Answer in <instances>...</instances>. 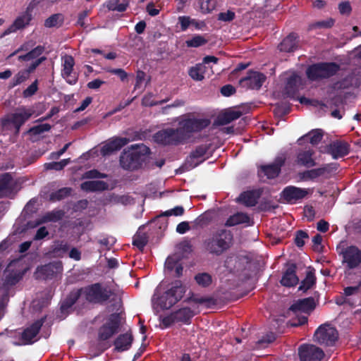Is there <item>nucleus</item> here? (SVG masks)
Segmentation results:
<instances>
[{"instance_id": "1", "label": "nucleus", "mask_w": 361, "mask_h": 361, "mask_svg": "<svg viewBox=\"0 0 361 361\" xmlns=\"http://www.w3.org/2000/svg\"><path fill=\"white\" fill-rule=\"evenodd\" d=\"M211 123L209 118H197L191 114L180 117L178 127L166 128L158 130L153 140L163 147H176L189 142L194 135L207 128Z\"/></svg>"}, {"instance_id": "2", "label": "nucleus", "mask_w": 361, "mask_h": 361, "mask_svg": "<svg viewBox=\"0 0 361 361\" xmlns=\"http://www.w3.org/2000/svg\"><path fill=\"white\" fill-rule=\"evenodd\" d=\"M233 240L231 231L219 229L204 240V245L209 254L220 256L231 247Z\"/></svg>"}, {"instance_id": "3", "label": "nucleus", "mask_w": 361, "mask_h": 361, "mask_svg": "<svg viewBox=\"0 0 361 361\" xmlns=\"http://www.w3.org/2000/svg\"><path fill=\"white\" fill-rule=\"evenodd\" d=\"M79 289L85 300L92 305H104L114 294L113 290L104 286L101 283H94Z\"/></svg>"}, {"instance_id": "4", "label": "nucleus", "mask_w": 361, "mask_h": 361, "mask_svg": "<svg viewBox=\"0 0 361 361\" xmlns=\"http://www.w3.org/2000/svg\"><path fill=\"white\" fill-rule=\"evenodd\" d=\"M340 70V65L336 62H318L310 65L305 73L310 80L319 81L336 75Z\"/></svg>"}, {"instance_id": "5", "label": "nucleus", "mask_w": 361, "mask_h": 361, "mask_svg": "<svg viewBox=\"0 0 361 361\" xmlns=\"http://www.w3.org/2000/svg\"><path fill=\"white\" fill-rule=\"evenodd\" d=\"M314 299L312 297L297 300L289 307V311L295 314L289 324L291 326H302L307 322V316L315 308Z\"/></svg>"}, {"instance_id": "6", "label": "nucleus", "mask_w": 361, "mask_h": 361, "mask_svg": "<svg viewBox=\"0 0 361 361\" xmlns=\"http://www.w3.org/2000/svg\"><path fill=\"white\" fill-rule=\"evenodd\" d=\"M149 150L145 147V153L142 152L137 147L132 146L131 149H125L120 157V164L126 170H136L141 167L145 160L146 153Z\"/></svg>"}, {"instance_id": "7", "label": "nucleus", "mask_w": 361, "mask_h": 361, "mask_svg": "<svg viewBox=\"0 0 361 361\" xmlns=\"http://www.w3.org/2000/svg\"><path fill=\"white\" fill-rule=\"evenodd\" d=\"M185 291L182 282L176 280L172 283L171 288L158 298L157 304L161 309L169 310L183 298Z\"/></svg>"}, {"instance_id": "8", "label": "nucleus", "mask_w": 361, "mask_h": 361, "mask_svg": "<svg viewBox=\"0 0 361 361\" xmlns=\"http://www.w3.org/2000/svg\"><path fill=\"white\" fill-rule=\"evenodd\" d=\"M121 322V317L118 313L111 314L98 330V340L107 341L118 332Z\"/></svg>"}, {"instance_id": "9", "label": "nucleus", "mask_w": 361, "mask_h": 361, "mask_svg": "<svg viewBox=\"0 0 361 361\" xmlns=\"http://www.w3.org/2000/svg\"><path fill=\"white\" fill-rule=\"evenodd\" d=\"M33 6L30 4L25 11L21 13L13 21V23L0 35L1 38L16 32L18 30H23L27 27L32 20Z\"/></svg>"}, {"instance_id": "10", "label": "nucleus", "mask_w": 361, "mask_h": 361, "mask_svg": "<svg viewBox=\"0 0 361 361\" xmlns=\"http://www.w3.org/2000/svg\"><path fill=\"white\" fill-rule=\"evenodd\" d=\"M315 341L326 346H332L338 339V331L334 327L321 325L314 333Z\"/></svg>"}, {"instance_id": "11", "label": "nucleus", "mask_w": 361, "mask_h": 361, "mask_svg": "<svg viewBox=\"0 0 361 361\" xmlns=\"http://www.w3.org/2000/svg\"><path fill=\"white\" fill-rule=\"evenodd\" d=\"M308 194V190L306 188L288 185L281 191V198L283 199L284 202L293 204L303 200Z\"/></svg>"}, {"instance_id": "12", "label": "nucleus", "mask_w": 361, "mask_h": 361, "mask_svg": "<svg viewBox=\"0 0 361 361\" xmlns=\"http://www.w3.org/2000/svg\"><path fill=\"white\" fill-rule=\"evenodd\" d=\"M47 60V58H41L32 61L26 68L19 71L12 78L8 85L10 89L19 85L29 79L30 75L35 72L37 67Z\"/></svg>"}, {"instance_id": "13", "label": "nucleus", "mask_w": 361, "mask_h": 361, "mask_svg": "<svg viewBox=\"0 0 361 361\" xmlns=\"http://www.w3.org/2000/svg\"><path fill=\"white\" fill-rule=\"evenodd\" d=\"M300 361H321L324 351L319 347L312 344H303L298 349Z\"/></svg>"}, {"instance_id": "14", "label": "nucleus", "mask_w": 361, "mask_h": 361, "mask_svg": "<svg viewBox=\"0 0 361 361\" xmlns=\"http://www.w3.org/2000/svg\"><path fill=\"white\" fill-rule=\"evenodd\" d=\"M267 79L266 75L258 71H249L245 77L242 78L239 82L243 87L252 90H259Z\"/></svg>"}, {"instance_id": "15", "label": "nucleus", "mask_w": 361, "mask_h": 361, "mask_svg": "<svg viewBox=\"0 0 361 361\" xmlns=\"http://www.w3.org/2000/svg\"><path fill=\"white\" fill-rule=\"evenodd\" d=\"M286 157L284 154L276 157L274 162L268 165H262L259 171L268 178L272 179L279 176L281 167L285 164Z\"/></svg>"}, {"instance_id": "16", "label": "nucleus", "mask_w": 361, "mask_h": 361, "mask_svg": "<svg viewBox=\"0 0 361 361\" xmlns=\"http://www.w3.org/2000/svg\"><path fill=\"white\" fill-rule=\"evenodd\" d=\"M343 258L349 269L356 268L361 264V250L355 245L348 246L343 252Z\"/></svg>"}, {"instance_id": "17", "label": "nucleus", "mask_w": 361, "mask_h": 361, "mask_svg": "<svg viewBox=\"0 0 361 361\" xmlns=\"http://www.w3.org/2000/svg\"><path fill=\"white\" fill-rule=\"evenodd\" d=\"M62 269L63 266L61 262H54L37 267L36 274L39 275V277L43 279H51L55 277L57 274L60 273Z\"/></svg>"}, {"instance_id": "18", "label": "nucleus", "mask_w": 361, "mask_h": 361, "mask_svg": "<svg viewBox=\"0 0 361 361\" xmlns=\"http://www.w3.org/2000/svg\"><path fill=\"white\" fill-rule=\"evenodd\" d=\"M209 147L210 145L207 144L200 145L196 147L195 150L192 151L189 157L187 158L183 167L187 170H190L197 166L199 163L195 162V160L204 157L209 149Z\"/></svg>"}, {"instance_id": "19", "label": "nucleus", "mask_w": 361, "mask_h": 361, "mask_svg": "<svg viewBox=\"0 0 361 361\" xmlns=\"http://www.w3.org/2000/svg\"><path fill=\"white\" fill-rule=\"evenodd\" d=\"M70 245L66 240H56L49 246L47 255L53 258H63L68 253Z\"/></svg>"}, {"instance_id": "20", "label": "nucleus", "mask_w": 361, "mask_h": 361, "mask_svg": "<svg viewBox=\"0 0 361 361\" xmlns=\"http://www.w3.org/2000/svg\"><path fill=\"white\" fill-rule=\"evenodd\" d=\"M34 110L21 106L17 109L16 111L12 114L11 122L18 130L32 116Z\"/></svg>"}, {"instance_id": "21", "label": "nucleus", "mask_w": 361, "mask_h": 361, "mask_svg": "<svg viewBox=\"0 0 361 361\" xmlns=\"http://www.w3.org/2000/svg\"><path fill=\"white\" fill-rule=\"evenodd\" d=\"M74 66V58L71 55H66L63 58L61 75L70 85H75L78 81V77L75 75H72Z\"/></svg>"}, {"instance_id": "22", "label": "nucleus", "mask_w": 361, "mask_h": 361, "mask_svg": "<svg viewBox=\"0 0 361 361\" xmlns=\"http://www.w3.org/2000/svg\"><path fill=\"white\" fill-rule=\"evenodd\" d=\"M46 317H42L37 321H35L33 324H32L29 327L26 328L22 333L21 338L25 343L30 344L32 343V339L38 334L39 332L41 327L44 323Z\"/></svg>"}, {"instance_id": "23", "label": "nucleus", "mask_w": 361, "mask_h": 361, "mask_svg": "<svg viewBox=\"0 0 361 361\" xmlns=\"http://www.w3.org/2000/svg\"><path fill=\"white\" fill-rule=\"evenodd\" d=\"M349 145L343 141L336 140L330 143L328 147V153L334 159L343 157L349 153Z\"/></svg>"}, {"instance_id": "24", "label": "nucleus", "mask_w": 361, "mask_h": 361, "mask_svg": "<svg viewBox=\"0 0 361 361\" xmlns=\"http://www.w3.org/2000/svg\"><path fill=\"white\" fill-rule=\"evenodd\" d=\"M128 142V139L126 137H115L102 147L101 154L104 156L109 155L114 152L120 150Z\"/></svg>"}, {"instance_id": "25", "label": "nucleus", "mask_w": 361, "mask_h": 361, "mask_svg": "<svg viewBox=\"0 0 361 361\" xmlns=\"http://www.w3.org/2000/svg\"><path fill=\"white\" fill-rule=\"evenodd\" d=\"M261 195V190H247L239 195L237 198V202L243 204L246 207H254L257 204Z\"/></svg>"}, {"instance_id": "26", "label": "nucleus", "mask_w": 361, "mask_h": 361, "mask_svg": "<svg viewBox=\"0 0 361 361\" xmlns=\"http://www.w3.org/2000/svg\"><path fill=\"white\" fill-rule=\"evenodd\" d=\"M300 80V77L296 73H293L289 76L285 85L283 90L284 95L289 98H294L298 92Z\"/></svg>"}, {"instance_id": "27", "label": "nucleus", "mask_w": 361, "mask_h": 361, "mask_svg": "<svg viewBox=\"0 0 361 361\" xmlns=\"http://www.w3.org/2000/svg\"><path fill=\"white\" fill-rule=\"evenodd\" d=\"M314 151L309 149L307 150H300L297 153L295 163L301 166L311 168L317 165L315 160L313 159Z\"/></svg>"}, {"instance_id": "28", "label": "nucleus", "mask_w": 361, "mask_h": 361, "mask_svg": "<svg viewBox=\"0 0 361 361\" xmlns=\"http://www.w3.org/2000/svg\"><path fill=\"white\" fill-rule=\"evenodd\" d=\"M297 267L291 264L288 267L280 281L282 286L286 287H293L298 283L299 279L296 275Z\"/></svg>"}, {"instance_id": "29", "label": "nucleus", "mask_w": 361, "mask_h": 361, "mask_svg": "<svg viewBox=\"0 0 361 361\" xmlns=\"http://www.w3.org/2000/svg\"><path fill=\"white\" fill-rule=\"evenodd\" d=\"M133 341V336L131 334L126 333L120 334L114 341L115 350L123 352L130 348Z\"/></svg>"}, {"instance_id": "30", "label": "nucleus", "mask_w": 361, "mask_h": 361, "mask_svg": "<svg viewBox=\"0 0 361 361\" xmlns=\"http://www.w3.org/2000/svg\"><path fill=\"white\" fill-rule=\"evenodd\" d=\"M13 178L10 173L0 175V198L6 197L13 190Z\"/></svg>"}, {"instance_id": "31", "label": "nucleus", "mask_w": 361, "mask_h": 361, "mask_svg": "<svg viewBox=\"0 0 361 361\" xmlns=\"http://www.w3.org/2000/svg\"><path fill=\"white\" fill-rule=\"evenodd\" d=\"M298 35L295 33H290L285 37L279 44L280 51L293 52L298 49Z\"/></svg>"}, {"instance_id": "32", "label": "nucleus", "mask_w": 361, "mask_h": 361, "mask_svg": "<svg viewBox=\"0 0 361 361\" xmlns=\"http://www.w3.org/2000/svg\"><path fill=\"white\" fill-rule=\"evenodd\" d=\"M80 188L85 192H102L109 189V185L104 180H87L81 183Z\"/></svg>"}, {"instance_id": "33", "label": "nucleus", "mask_w": 361, "mask_h": 361, "mask_svg": "<svg viewBox=\"0 0 361 361\" xmlns=\"http://www.w3.org/2000/svg\"><path fill=\"white\" fill-rule=\"evenodd\" d=\"M45 51V47L42 45H38L25 54L19 55L18 60L19 61H37L41 58H47L44 56H42Z\"/></svg>"}, {"instance_id": "34", "label": "nucleus", "mask_w": 361, "mask_h": 361, "mask_svg": "<svg viewBox=\"0 0 361 361\" xmlns=\"http://www.w3.org/2000/svg\"><path fill=\"white\" fill-rule=\"evenodd\" d=\"M81 296V291L80 289L73 290L70 292V293L66 296L63 301H62L60 310L62 313H67L73 305L78 300L80 297Z\"/></svg>"}, {"instance_id": "35", "label": "nucleus", "mask_w": 361, "mask_h": 361, "mask_svg": "<svg viewBox=\"0 0 361 361\" xmlns=\"http://www.w3.org/2000/svg\"><path fill=\"white\" fill-rule=\"evenodd\" d=\"M329 165L324 164L322 167L307 170L300 173V177L304 180H314L324 176L326 173H329Z\"/></svg>"}, {"instance_id": "36", "label": "nucleus", "mask_w": 361, "mask_h": 361, "mask_svg": "<svg viewBox=\"0 0 361 361\" xmlns=\"http://www.w3.org/2000/svg\"><path fill=\"white\" fill-rule=\"evenodd\" d=\"M242 116V112L240 111L230 110L222 114H220L214 123L218 126H224L230 123L231 122L239 118Z\"/></svg>"}, {"instance_id": "37", "label": "nucleus", "mask_w": 361, "mask_h": 361, "mask_svg": "<svg viewBox=\"0 0 361 361\" xmlns=\"http://www.w3.org/2000/svg\"><path fill=\"white\" fill-rule=\"evenodd\" d=\"M250 218L246 214L243 212H237L230 216L226 221L224 225L226 227H232L242 224H250Z\"/></svg>"}, {"instance_id": "38", "label": "nucleus", "mask_w": 361, "mask_h": 361, "mask_svg": "<svg viewBox=\"0 0 361 361\" xmlns=\"http://www.w3.org/2000/svg\"><path fill=\"white\" fill-rule=\"evenodd\" d=\"M65 215V212L62 209H54L48 212L42 216L38 224H46L48 222H57L61 220Z\"/></svg>"}, {"instance_id": "39", "label": "nucleus", "mask_w": 361, "mask_h": 361, "mask_svg": "<svg viewBox=\"0 0 361 361\" xmlns=\"http://www.w3.org/2000/svg\"><path fill=\"white\" fill-rule=\"evenodd\" d=\"M195 315L189 307H183L174 312V317L176 322H181L185 324L190 323L191 318Z\"/></svg>"}, {"instance_id": "40", "label": "nucleus", "mask_w": 361, "mask_h": 361, "mask_svg": "<svg viewBox=\"0 0 361 361\" xmlns=\"http://www.w3.org/2000/svg\"><path fill=\"white\" fill-rule=\"evenodd\" d=\"M64 22V16L62 13H54L51 15L44 20L45 27H60Z\"/></svg>"}, {"instance_id": "41", "label": "nucleus", "mask_w": 361, "mask_h": 361, "mask_svg": "<svg viewBox=\"0 0 361 361\" xmlns=\"http://www.w3.org/2000/svg\"><path fill=\"white\" fill-rule=\"evenodd\" d=\"M206 66L203 63L196 64L189 69L188 74L192 79L196 81H201L204 78Z\"/></svg>"}, {"instance_id": "42", "label": "nucleus", "mask_w": 361, "mask_h": 361, "mask_svg": "<svg viewBox=\"0 0 361 361\" xmlns=\"http://www.w3.org/2000/svg\"><path fill=\"white\" fill-rule=\"evenodd\" d=\"M130 1V0H122V2L120 3V0H109L106 3V6L109 11L124 12L128 7Z\"/></svg>"}, {"instance_id": "43", "label": "nucleus", "mask_w": 361, "mask_h": 361, "mask_svg": "<svg viewBox=\"0 0 361 361\" xmlns=\"http://www.w3.org/2000/svg\"><path fill=\"white\" fill-rule=\"evenodd\" d=\"M316 283V276L314 271H308L306 274L305 278L301 281L299 286V290L303 292L310 289Z\"/></svg>"}, {"instance_id": "44", "label": "nucleus", "mask_w": 361, "mask_h": 361, "mask_svg": "<svg viewBox=\"0 0 361 361\" xmlns=\"http://www.w3.org/2000/svg\"><path fill=\"white\" fill-rule=\"evenodd\" d=\"M324 135L323 130L322 129H314L312 130L310 132H309L307 134L302 137L300 139H299L298 141H300L301 139L305 137H309L310 138V142L312 145H318L321 140H322Z\"/></svg>"}, {"instance_id": "45", "label": "nucleus", "mask_w": 361, "mask_h": 361, "mask_svg": "<svg viewBox=\"0 0 361 361\" xmlns=\"http://www.w3.org/2000/svg\"><path fill=\"white\" fill-rule=\"evenodd\" d=\"M195 281L200 286L207 288L212 284V277L207 272L198 273L195 276Z\"/></svg>"}, {"instance_id": "46", "label": "nucleus", "mask_w": 361, "mask_h": 361, "mask_svg": "<svg viewBox=\"0 0 361 361\" xmlns=\"http://www.w3.org/2000/svg\"><path fill=\"white\" fill-rule=\"evenodd\" d=\"M72 189L71 188H62L58 190L51 192L49 196V200L52 202L60 201L67 197L71 193Z\"/></svg>"}, {"instance_id": "47", "label": "nucleus", "mask_w": 361, "mask_h": 361, "mask_svg": "<svg viewBox=\"0 0 361 361\" xmlns=\"http://www.w3.org/2000/svg\"><path fill=\"white\" fill-rule=\"evenodd\" d=\"M208 40L200 35H195L190 39L185 41V44L188 47H200L205 45Z\"/></svg>"}, {"instance_id": "48", "label": "nucleus", "mask_w": 361, "mask_h": 361, "mask_svg": "<svg viewBox=\"0 0 361 361\" xmlns=\"http://www.w3.org/2000/svg\"><path fill=\"white\" fill-rule=\"evenodd\" d=\"M184 302L202 305L214 303V300L210 297H200L196 294L192 293L190 297L187 298L184 300Z\"/></svg>"}, {"instance_id": "49", "label": "nucleus", "mask_w": 361, "mask_h": 361, "mask_svg": "<svg viewBox=\"0 0 361 361\" xmlns=\"http://www.w3.org/2000/svg\"><path fill=\"white\" fill-rule=\"evenodd\" d=\"M200 8L203 13H209L216 6V0H200Z\"/></svg>"}, {"instance_id": "50", "label": "nucleus", "mask_w": 361, "mask_h": 361, "mask_svg": "<svg viewBox=\"0 0 361 361\" xmlns=\"http://www.w3.org/2000/svg\"><path fill=\"white\" fill-rule=\"evenodd\" d=\"M309 238L308 233L302 230H298L295 233V244L298 247H302L304 246L305 242V239Z\"/></svg>"}, {"instance_id": "51", "label": "nucleus", "mask_w": 361, "mask_h": 361, "mask_svg": "<svg viewBox=\"0 0 361 361\" xmlns=\"http://www.w3.org/2000/svg\"><path fill=\"white\" fill-rule=\"evenodd\" d=\"M51 126L50 124L43 123V124H39V125L35 126L32 127L29 130V132L34 135H38L44 132L49 131L51 130Z\"/></svg>"}, {"instance_id": "52", "label": "nucleus", "mask_w": 361, "mask_h": 361, "mask_svg": "<svg viewBox=\"0 0 361 361\" xmlns=\"http://www.w3.org/2000/svg\"><path fill=\"white\" fill-rule=\"evenodd\" d=\"M107 175L99 172L97 169H92L87 171L82 175V178L86 179H94V178H106Z\"/></svg>"}, {"instance_id": "53", "label": "nucleus", "mask_w": 361, "mask_h": 361, "mask_svg": "<svg viewBox=\"0 0 361 361\" xmlns=\"http://www.w3.org/2000/svg\"><path fill=\"white\" fill-rule=\"evenodd\" d=\"M38 90V80L36 79L31 85H30L23 92V96L25 98L33 96Z\"/></svg>"}, {"instance_id": "54", "label": "nucleus", "mask_w": 361, "mask_h": 361, "mask_svg": "<svg viewBox=\"0 0 361 361\" xmlns=\"http://www.w3.org/2000/svg\"><path fill=\"white\" fill-rule=\"evenodd\" d=\"M147 242L148 240L145 235H138L133 238V245L137 247L140 251H142L147 244Z\"/></svg>"}, {"instance_id": "55", "label": "nucleus", "mask_w": 361, "mask_h": 361, "mask_svg": "<svg viewBox=\"0 0 361 361\" xmlns=\"http://www.w3.org/2000/svg\"><path fill=\"white\" fill-rule=\"evenodd\" d=\"M235 18V12L228 10L226 12H221L217 16V19L223 22H231Z\"/></svg>"}, {"instance_id": "56", "label": "nucleus", "mask_w": 361, "mask_h": 361, "mask_svg": "<svg viewBox=\"0 0 361 361\" xmlns=\"http://www.w3.org/2000/svg\"><path fill=\"white\" fill-rule=\"evenodd\" d=\"M334 25V20L329 18L326 20L316 22L310 25V29L313 28H330Z\"/></svg>"}, {"instance_id": "57", "label": "nucleus", "mask_w": 361, "mask_h": 361, "mask_svg": "<svg viewBox=\"0 0 361 361\" xmlns=\"http://www.w3.org/2000/svg\"><path fill=\"white\" fill-rule=\"evenodd\" d=\"M169 101V99H162L160 101L151 100V96H145L142 100V104L145 106H154L162 104Z\"/></svg>"}, {"instance_id": "58", "label": "nucleus", "mask_w": 361, "mask_h": 361, "mask_svg": "<svg viewBox=\"0 0 361 361\" xmlns=\"http://www.w3.org/2000/svg\"><path fill=\"white\" fill-rule=\"evenodd\" d=\"M335 302L339 306L348 305L350 307H354L355 305V302L350 298H346L343 294L342 295L337 296L335 298Z\"/></svg>"}, {"instance_id": "59", "label": "nucleus", "mask_w": 361, "mask_h": 361, "mask_svg": "<svg viewBox=\"0 0 361 361\" xmlns=\"http://www.w3.org/2000/svg\"><path fill=\"white\" fill-rule=\"evenodd\" d=\"M361 287V282L355 286H348L343 289V295L346 298H350L352 295H355L359 293Z\"/></svg>"}, {"instance_id": "60", "label": "nucleus", "mask_w": 361, "mask_h": 361, "mask_svg": "<svg viewBox=\"0 0 361 361\" xmlns=\"http://www.w3.org/2000/svg\"><path fill=\"white\" fill-rule=\"evenodd\" d=\"M35 44V42L32 40H30L22 44L18 49H16L11 56H14L16 54L19 53L20 51H26L28 52L30 50L34 48Z\"/></svg>"}, {"instance_id": "61", "label": "nucleus", "mask_w": 361, "mask_h": 361, "mask_svg": "<svg viewBox=\"0 0 361 361\" xmlns=\"http://www.w3.org/2000/svg\"><path fill=\"white\" fill-rule=\"evenodd\" d=\"M184 208L182 206H176L174 208L167 210L163 213V216H182L184 214Z\"/></svg>"}, {"instance_id": "62", "label": "nucleus", "mask_w": 361, "mask_h": 361, "mask_svg": "<svg viewBox=\"0 0 361 361\" xmlns=\"http://www.w3.org/2000/svg\"><path fill=\"white\" fill-rule=\"evenodd\" d=\"M338 10L341 15L349 16L352 12V7L348 1H342L338 4Z\"/></svg>"}, {"instance_id": "63", "label": "nucleus", "mask_w": 361, "mask_h": 361, "mask_svg": "<svg viewBox=\"0 0 361 361\" xmlns=\"http://www.w3.org/2000/svg\"><path fill=\"white\" fill-rule=\"evenodd\" d=\"M191 20L192 18L188 16H181L178 17V20L182 31H185L188 30L191 24Z\"/></svg>"}, {"instance_id": "64", "label": "nucleus", "mask_w": 361, "mask_h": 361, "mask_svg": "<svg viewBox=\"0 0 361 361\" xmlns=\"http://www.w3.org/2000/svg\"><path fill=\"white\" fill-rule=\"evenodd\" d=\"M106 71L119 77L122 82L126 81L128 78V73L122 68H109Z\"/></svg>"}]
</instances>
